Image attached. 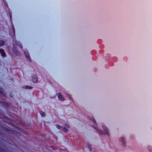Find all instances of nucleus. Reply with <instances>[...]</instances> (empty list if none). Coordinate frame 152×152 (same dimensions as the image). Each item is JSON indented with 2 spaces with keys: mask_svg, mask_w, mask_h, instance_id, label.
I'll return each instance as SVG.
<instances>
[{
  "mask_svg": "<svg viewBox=\"0 0 152 152\" xmlns=\"http://www.w3.org/2000/svg\"><path fill=\"white\" fill-rule=\"evenodd\" d=\"M26 57L27 58V59L28 60H29L30 58H29V56L28 55L26 54Z\"/></svg>",
  "mask_w": 152,
  "mask_h": 152,
  "instance_id": "11",
  "label": "nucleus"
},
{
  "mask_svg": "<svg viewBox=\"0 0 152 152\" xmlns=\"http://www.w3.org/2000/svg\"><path fill=\"white\" fill-rule=\"evenodd\" d=\"M58 98L60 100L64 101V98L62 96V95L60 93H58Z\"/></svg>",
  "mask_w": 152,
  "mask_h": 152,
  "instance_id": "2",
  "label": "nucleus"
},
{
  "mask_svg": "<svg viewBox=\"0 0 152 152\" xmlns=\"http://www.w3.org/2000/svg\"><path fill=\"white\" fill-rule=\"evenodd\" d=\"M40 114L42 116L44 117L45 116V114H44V113L43 112H40Z\"/></svg>",
  "mask_w": 152,
  "mask_h": 152,
  "instance_id": "8",
  "label": "nucleus"
},
{
  "mask_svg": "<svg viewBox=\"0 0 152 152\" xmlns=\"http://www.w3.org/2000/svg\"><path fill=\"white\" fill-rule=\"evenodd\" d=\"M26 88L28 89H31L32 88V87L30 86H26Z\"/></svg>",
  "mask_w": 152,
  "mask_h": 152,
  "instance_id": "12",
  "label": "nucleus"
},
{
  "mask_svg": "<svg viewBox=\"0 0 152 152\" xmlns=\"http://www.w3.org/2000/svg\"><path fill=\"white\" fill-rule=\"evenodd\" d=\"M62 129L64 131L66 132H68V130L66 128L64 127Z\"/></svg>",
  "mask_w": 152,
  "mask_h": 152,
  "instance_id": "7",
  "label": "nucleus"
},
{
  "mask_svg": "<svg viewBox=\"0 0 152 152\" xmlns=\"http://www.w3.org/2000/svg\"><path fill=\"white\" fill-rule=\"evenodd\" d=\"M32 80L34 83H36L37 82V79L36 76L34 75L33 76V77L32 78Z\"/></svg>",
  "mask_w": 152,
  "mask_h": 152,
  "instance_id": "3",
  "label": "nucleus"
},
{
  "mask_svg": "<svg viewBox=\"0 0 152 152\" xmlns=\"http://www.w3.org/2000/svg\"><path fill=\"white\" fill-rule=\"evenodd\" d=\"M121 144L123 147H125L126 146V142L124 140H122L121 142Z\"/></svg>",
  "mask_w": 152,
  "mask_h": 152,
  "instance_id": "4",
  "label": "nucleus"
},
{
  "mask_svg": "<svg viewBox=\"0 0 152 152\" xmlns=\"http://www.w3.org/2000/svg\"><path fill=\"white\" fill-rule=\"evenodd\" d=\"M66 126L67 127H69V126L68 125H66Z\"/></svg>",
  "mask_w": 152,
  "mask_h": 152,
  "instance_id": "13",
  "label": "nucleus"
},
{
  "mask_svg": "<svg viewBox=\"0 0 152 152\" xmlns=\"http://www.w3.org/2000/svg\"><path fill=\"white\" fill-rule=\"evenodd\" d=\"M147 149L148 151H152V147L151 146L149 145L147 146Z\"/></svg>",
  "mask_w": 152,
  "mask_h": 152,
  "instance_id": "5",
  "label": "nucleus"
},
{
  "mask_svg": "<svg viewBox=\"0 0 152 152\" xmlns=\"http://www.w3.org/2000/svg\"><path fill=\"white\" fill-rule=\"evenodd\" d=\"M104 132H100V133L102 135L108 134L109 132L107 129L106 128H104Z\"/></svg>",
  "mask_w": 152,
  "mask_h": 152,
  "instance_id": "1",
  "label": "nucleus"
},
{
  "mask_svg": "<svg viewBox=\"0 0 152 152\" xmlns=\"http://www.w3.org/2000/svg\"><path fill=\"white\" fill-rule=\"evenodd\" d=\"M56 127L58 129H60L61 128V126L58 125H56Z\"/></svg>",
  "mask_w": 152,
  "mask_h": 152,
  "instance_id": "10",
  "label": "nucleus"
},
{
  "mask_svg": "<svg viewBox=\"0 0 152 152\" xmlns=\"http://www.w3.org/2000/svg\"><path fill=\"white\" fill-rule=\"evenodd\" d=\"M0 52L1 53L2 56H4V55H5V53L3 50L2 49H0Z\"/></svg>",
  "mask_w": 152,
  "mask_h": 152,
  "instance_id": "6",
  "label": "nucleus"
},
{
  "mask_svg": "<svg viewBox=\"0 0 152 152\" xmlns=\"http://www.w3.org/2000/svg\"><path fill=\"white\" fill-rule=\"evenodd\" d=\"M4 42L3 41H0V45H2L4 44Z\"/></svg>",
  "mask_w": 152,
  "mask_h": 152,
  "instance_id": "9",
  "label": "nucleus"
}]
</instances>
